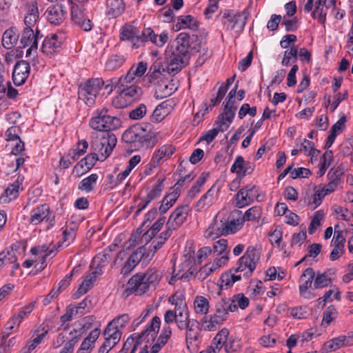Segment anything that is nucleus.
Masks as SVG:
<instances>
[{"mask_svg":"<svg viewBox=\"0 0 353 353\" xmlns=\"http://www.w3.org/2000/svg\"><path fill=\"white\" fill-rule=\"evenodd\" d=\"M160 279L159 274L153 268H149L143 274H136L127 283L125 294L126 296L132 293H135L136 295H141L150 287L155 288L158 285Z\"/></svg>","mask_w":353,"mask_h":353,"instance_id":"1","label":"nucleus"},{"mask_svg":"<svg viewBox=\"0 0 353 353\" xmlns=\"http://www.w3.org/2000/svg\"><path fill=\"white\" fill-rule=\"evenodd\" d=\"M150 123H137L126 130L122 135V140L130 145L133 150L148 148L153 137Z\"/></svg>","mask_w":353,"mask_h":353,"instance_id":"2","label":"nucleus"},{"mask_svg":"<svg viewBox=\"0 0 353 353\" xmlns=\"http://www.w3.org/2000/svg\"><path fill=\"white\" fill-rule=\"evenodd\" d=\"M243 223L241 219V210H234L231 213L230 219L221 220V223H212L205 232V236L214 238L221 235L233 234L239 230Z\"/></svg>","mask_w":353,"mask_h":353,"instance_id":"3","label":"nucleus"},{"mask_svg":"<svg viewBox=\"0 0 353 353\" xmlns=\"http://www.w3.org/2000/svg\"><path fill=\"white\" fill-rule=\"evenodd\" d=\"M117 142L112 132H99L92 137L91 149L100 157L101 161H104L110 155Z\"/></svg>","mask_w":353,"mask_h":353,"instance_id":"4","label":"nucleus"},{"mask_svg":"<svg viewBox=\"0 0 353 353\" xmlns=\"http://www.w3.org/2000/svg\"><path fill=\"white\" fill-rule=\"evenodd\" d=\"M89 124L92 129L100 132H111L120 126L121 121L117 117L108 114V110L103 108L94 112Z\"/></svg>","mask_w":353,"mask_h":353,"instance_id":"5","label":"nucleus"},{"mask_svg":"<svg viewBox=\"0 0 353 353\" xmlns=\"http://www.w3.org/2000/svg\"><path fill=\"white\" fill-rule=\"evenodd\" d=\"M248 17L249 12L246 9L242 12L225 10L223 12L221 21L227 31L233 30L240 33L244 30Z\"/></svg>","mask_w":353,"mask_h":353,"instance_id":"6","label":"nucleus"},{"mask_svg":"<svg viewBox=\"0 0 353 353\" xmlns=\"http://www.w3.org/2000/svg\"><path fill=\"white\" fill-rule=\"evenodd\" d=\"M104 84L101 78L90 79L80 85L78 91L79 99L88 106L95 103L97 96Z\"/></svg>","mask_w":353,"mask_h":353,"instance_id":"7","label":"nucleus"},{"mask_svg":"<svg viewBox=\"0 0 353 353\" xmlns=\"http://www.w3.org/2000/svg\"><path fill=\"white\" fill-rule=\"evenodd\" d=\"M143 95V90L140 86L132 84L130 86L122 87L119 94L112 101V105L116 108H124L132 103L139 100Z\"/></svg>","mask_w":353,"mask_h":353,"instance_id":"8","label":"nucleus"},{"mask_svg":"<svg viewBox=\"0 0 353 353\" xmlns=\"http://www.w3.org/2000/svg\"><path fill=\"white\" fill-rule=\"evenodd\" d=\"M260 254L253 246H249L244 254L239 259L236 272H245L244 275L249 277L256 268Z\"/></svg>","mask_w":353,"mask_h":353,"instance_id":"9","label":"nucleus"},{"mask_svg":"<svg viewBox=\"0 0 353 353\" xmlns=\"http://www.w3.org/2000/svg\"><path fill=\"white\" fill-rule=\"evenodd\" d=\"M259 188L254 185H247L241 188L236 194V205L239 208H243L254 202L259 201Z\"/></svg>","mask_w":353,"mask_h":353,"instance_id":"10","label":"nucleus"},{"mask_svg":"<svg viewBox=\"0 0 353 353\" xmlns=\"http://www.w3.org/2000/svg\"><path fill=\"white\" fill-rule=\"evenodd\" d=\"M67 6L70 7L71 19L77 25H78L84 31H90L92 30L93 24L92 21L85 17L81 6L70 0L67 3Z\"/></svg>","mask_w":353,"mask_h":353,"instance_id":"11","label":"nucleus"},{"mask_svg":"<svg viewBox=\"0 0 353 353\" xmlns=\"http://www.w3.org/2000/svg\"><path fill=\"white\" fill-rule=\"evenodd\" d=\"M176 46L174 48L171 46L167 49L168 54L179 55L187 59L188 57L189 49H192L191 43H190V34L183 32L179 33L175 39Z\"/></svg>","mask_w":353,"mask_h":353,"instance_id":"12","label":"nucleus"},{"mask_svg":"<svg viewBox=\"0 0 353 353\" xmlns=\"http://www.w3.org/2000/svg\"><path fill=\"white\" fill-rule=\"evenodd\" d=\"M161 325V319L159 316H154L150 325L145 329L140 334L138 335L137 341L133 345V347L130 351V353H135L138 345L144 340L147 339L149 342L150 337L153 339L159 331Z\"/></svg>","mask_w":353,"mask_h":353,"instance_id":"13","label":"nucleus"},{"mask_svg":"<svg viewBox=\"0 0 353 353\" xmlns=\"http://www.w3.org/2000/svg\"><path fill=\"white\" fill-rule=\"evenodd\" d=\"M315 276V272L313 268H306L303 274H301L299 282L301 283L299 285V293L301 296L305 299H310L314 297V294L309 290L310 288H312V282Z\"/></svg>","mask_w":353,"mask_h":353,"instance_id":"14","label":"nucleus"},{"mask_svg":"<svg viewBox=\"0 0 353 353\" xmlns=\"http://www.w3.org/2000/svg\"><path fill=\"white\" fill-rule=\"evenodd\" d=\"M139 43L142 45L146 41H151L157 47L163 46L168 40V33L167 31H163L160 34H156L154 30L150 28H144L141 35H139Z\"/></svg>","mask_w":353,"mask_h":353,"instance_id":"15","label":"nucleus"},{"mask_svg":"<svg viewBox=\"0 0 353 353\" xmlns=\"http://www.w3.org/2000/svg\"><path fill=\"white\" fill-rule=\"evenodd\" d=\"M48 21L54 25H60L65 19L67 14V4L57 3L50 6L46 11Z\"/></svg>","mask_w":353,"mask_h":353,"instance_id":"16","label":"nucleus"},{"mask_svg":"<svg viewBox=\"0 0 353 353\" xmlns=\"http://www.w3.org/2000/svg\"><path fill=\"white\" fill-rule=\"evenodd\" d=\"M121 331H113L110 328H105L103 332L105 341L100 347L98 353H108L120 341Z\"/></svg>","mask_w":353,"mask_h":353,"instance_id":"17","label":"nucleus"},{"mask_svg":"<svg viewBox=\"0 0 353 353\" xmlns=\"http://www.w3.org/2000/svg\"><path fill=\"white\" fill-rule=\"evenodd\" d=\"M30 67L27 61L24 60L17 61L12 72L14 83L17 86L23 85L30 74Z\"/></svg>","mask_w":353,"mask_h":353,"instance_id":"18","label":"nucleus"},{"mask_svg":"<svg viewBox=\"0 0 353 353\" xmlns=\"http://www.w3.org/2000/svg\"><path fill=\"white\" fill-rule=\"evenodd\" d=\"M336 0H316L314 10L312 12L313 19H317L321 24L326 21L327 10L333 6L335 8Z\"/></svg>","mask_w":353,"mask_h":353,"instance_id":"19","label":"nucleus"},{"mask_svg":"<svg viewBox=\"0 0 353 353\" xmlns=\"http://www.w3.org/2000/svg\"><path fill=\"white\" fill-rule=\"evenodd\" d=\"M111 252L112 250L110 248H106L92 259L90 268L94 270L93 271L98 275L103 274L102 268L108 263L111 257Z\"/></svg>","mask_w":353,"mask_h":353,"instance_id":"20","label":"nucleus"},{"mask_svg":"<svg viewBox=\"0 0 353 353\" xmlns=\"http://www.w3.org/2000/svg\"><path fill=\"white\" fill-rule=\"evenodd\" d=\"M343 174V172L339 167L332 168L328 172L327 176L330 181L321 188L325 192V194H329L336 190V187L341 183Z\"/></svg>","mask_w":353,"mask_h":353,"instance_id":"21","label":"nucleus"},{"mask_svg":"<svg viewBox=\"0 0 353 353\" xmlns=\"http://www.w3.org/2000/svg\"><path fill=\"white\" fill-rule=\"evenodd\" d=\"M197 321L192 320V323L185 328V341L188 349L190 346L197 345L200 343L201 328Z\"/></svg>","mask_w":353,"mask_h":353,"instance_id":"22","label":"nucleus"},{"mask_svg":"<svg viewBox=\"0 0 353 353\" xmlns=\"http://www.w3.org/2000/svg\"><path fill=\"white\" fill-rule=\"evenodd\" d=\"M190 210V208L188 205L177 207L170 214L168 222L176 228H179L185 221Z\"/></svg>","mask_w":353,"mask_h":353,"instance_id":"23","label":"nucleus"},{"mask_svg":"<svg viewBox=\"0 0 353 353\" xmlns=\"http://www.w3.org/2000/svg\"><path fill=\"white\" fill-rule=\"evenodd\" d=\"M50 214L51 210L49 205L47 203L41 204L32 210L29 221L33 225H38Z\"/></svg>","mask_w":353,"mask_h":353,"instance_id":"24","label":"nucleus"},{"mask_svg":"<svg viewBox=\"0 0 353 353\" xmlns=\"http://www.w3.org/2000/svg\"><path fill=\"white\" fill-rule=\"evenodd\" d=\"M165 55L168 59V63L165 66L166 72L174 76L181 70L186 59L179 55L172 54L171 53L168 55L167 51L165 52Z\"/></svg>","mask_w":353,"mask_h":353,"instance_id":"25","label":"nucleus"},{"mask_svg":"<svg viewBox=\"0 0 353 353\" xmlns=\"http://www.w3.org/2000/svg\"><path fill=\"white\" fill-rule=\"evenodd\" d=\"M61 41L59 39L57 34L47 36L43 41L41 50L46 54H52L60 50Z\"/></svg>","mask_w":353,"mask_h":353,"instance_id":"26","label":"nucleus"},{"mask_svg":"<svg viewBox=\"0 0 353 353\" xmlns=\"http://www.w3.org/2000/svg\"><path fill=\"white\" fill-rule=\"evenodd\" d=\"M236 111V108L223 107V112L218 117L216 124L219 125L221 132L225 131L232 123Z\"/></svg>","mask_w":353,"mask_h":353,"instance_id":"27","label":"nucleus"},{"mask_svg":"<svg viewBox=\"0 0 353 353\" xmlns=\"http://www.w3.org/2000/svg\"><path fill=\"white\" fill-rule=\"evenodd\" d=\"M125 10L123 0H107L105 14L110 19L119 17Z\"/></svg>","mask_w":353,"mask_h":353,"instance_id":"28","label":"nucleus"},{"mask_svg":"<svg viewBox=\"0 0 353 353\" xmlns=\"http://www.w3.org/2000/svg\"><path fill=\"white\" fill-rule=\"evenodd\" d=\"M27 6L28 11L24 18V23L26 26V28L32 29L39 17L37 2L34 0L30 1L28 3Z\"/></svg>","mask_w":353,"mask_h":353,"instance_id":"29","label":"nucleus"},{"mask_svg":"<svg viewBox=\"0 0 353 353\" xmlns=\"http://www.w3.org/2000/svg\"><path fill=\"white\" fill-rule=\"evenodd\" d=\"M175 148L172 145H163L157 151H156L150 160V165L152 168L157 167L163 157L169 158L171 157Z\"/></svg>","mask_w":353,"mask_h":353,"instance_id":"30","label":"nucleus"},{"mask_svg":"<svg viewBox=\"0 0 353 353\" xmlns=\"http://www.w3.org/2000/svg\"><path fill=\"white\" fill-rule=\"evenodd\" d=\"M199 27V22L191 15H181L177 17V22L174 25L173 29L177 32L182 29L189 28L196 30Z\"/></svg>","mask_w":353,"mask_h":353,"instance_id":"31","label":"nucleus"},{"mask_svg":"<svg viewBox=\"0 0 353 353\" xmlns=\"http://www.w3.org/2000/svg\"><path fill=\"white\" fill-rule=\"evenodd\" d=\"M175 309L176 314L175 323L180 330H184L192 322L189 318V312L185 306H178L177 303H176Z\"/></svg>","mask_w":353,"mask_h":353,"instance_id":"32","label":"nucleus"},{"mask_svg":"<svg viewBox=\"0 0 353 353\" xmlns=\"http://www.w3.org/2000/svg\"><path fill=\"white\" fill-rule=\"evenodd\" d=\"M172 109L171 103L169 101H165L159 104L151 116L152 122H161L170 112Z\"/></svg>","mask_w":353,"mask_h":353,"instance_id":"33","label":"nucleus"},{"mask_svg":"<svg viewBox=\"0 0 353 353\" xmlns=\"http://www.w3.org/2000/svg\"><path fill=\"white\" fill-rule=\"evenodd\" d=\"M97 276L98 274L95 273L94 271L86 275L77 291L74 294L73 298L75 299H79L81 296L87 293V292L92 288L93 283L96 281Z\"/></svg>","mask_w":353,"mask_h":353,"instance_id":"34","label":"nucleus"},{"mask_svg":"<svg viewBox=\"0 0 353 353\" xmlns=\"http://www.w3.org/2000/svg\"><path fill=\"white\" fill-rule=\"evenodd\" d=\"M228 299L230 301L228 309L231 312H235L238 308L241 310L245 309L250 303L248 298L243 293L234 294L232 298H229Z\"/></svg>","mask_w":353,"mask_h":353,"instance_id":"35","label":"nucleus"},{"mask_svg":"<svg viewBox=\"0 0 353 353\" xmlns=\"http://www.w3.org/2000/svg\"><path fill=\"white\" fill-rule=\"evenodd\" d=\"M230 301L226 297H222L221 299L216 304L214 316L219 319L220 321H225L228 316V306Z\"/></svg>","mask_w":353,"mask_h":353,"instance_id":"36","label":"nucleus"},{"mask_svg":"<svg viewBox=\"0 0 353 353\" xmlns=\"http://www.w3.org/2000/svg\"><path fill=\"white\" fill-rule=\"evenodd\" d=\"M19 35L13 28L6 30L2 37V45L6 49L12 48L17 42Z\"/></svg>","mask_w":353,"mask_h":353,"instance_id":"37","label":"nucleus"},{"mask_svg":"<svg viewBox=\"0 0 353 353\" xmlns=\"http://www.w3.org/2000/svg\"><path fill=\"white\" fill-rule=\"evenodd\" d=\"M175 90L173 84H170L166 81H161L156 85L155 94L157 97L163 99L170 96Z\"/></svg>","mask_w":353,"mask_h":353,"instance_id":"38","label":"nucleus"},{"mask_svg":"<svg viewBox=\"0 0 353 353\" xmlns=\"http://www.w3.org/2000/svg\"><path fill=\"white\" fill-rule=\"evenodd\" d=\"M19 183L18 181L10 184L5 190L4 194L0 196V203H8L16 199L19 195Z\"/></svg>","mask_w":353,"mask_h":353,"instance_id":"39","label":"nucleus"},{"mask_svg":"<svg viewBox=\"0 0 353 353\" xmlns=\"http://www.w3.org/2000/svg\"><path fill=\"white\" fill-rule=\"evenodd\" d=\"M179 196V192L176 190L165 195L159 207V212L161 214H165L174 204Z\"/></svg>","mask_w":353,"mask_h":353,"instance_id":"40","label":"nucleus"},{"mask_svg":"<svg viewBox=\"0 0 353 353\" xmlns=\"http://www.w3.org/2000/svg\"><path fill=\"white\" fill-rule=\"evenodd\" d=\"M217 194V190H215L214 186H212L208 192L202 196V197L197 201L196 207L198 210L210 206L213 201V199Z\"/></svg>","mask_w":353,"mask_h":353,"instance_id":"41","label":"nucleus"},{"mask_svg":"<svg viewBox=\"0 0 353 353\" xmlns=\"http://www.w3.org/2000/svg\"><path fill=\"white\" fill-rule=\"evenodd\" d=\"M165 216L159 218L157 221L151 226V228L143 234L142 239L146 241H150L161 230V228L165 223Z\"/></svg>","mask_w":353,"mask_h":353,"instance_id":"42","label":"nucleus"},{"mask_svg":"<svg viewBox=\"0 0 353 353\" xmlns=\"http://www.w3.org/2000/svg\"><path fill=\"white\" fill-rule=\"evenodd\" d=\"M166 72V67L159 59L156 60L150 66L148 75L151 82L152 79H158L160 75Z\"/></svg>","mask_w":353,"mask_h":353,"instance_id":"43","label":"nucleus"},{"mask_svg":"<svg viewBox=\"0 0 353 353\" xmlns=\"http://www.w3.org/2000/svg\"><path fill=\"white\" fill-rule=\"evenodd\" d=\"M120 39L130 41L136 48L141 46V44L139 43V35L135 34L131 28L123 27L120 32Z\"/></svg>","mask_w":353,"mask_h":353,"instance_id":"44","label":"nucleus"},{"mask_svg":"<svg viewBox=\"0 0 353 353\" xmlns=\"http://www.w3.org/2000/svg\"><path fill=\"white\" fill-rule=\"evenodd\" d=\"M69 334L70 339L64 344L59 353H73L74 346L81 339L79 332L71 331Z\"/></svg>","mask_w":353,"mask_h":353,"instance_id":"45","label":"nucleus"},{"mask_svg":"<svg viewBox=\"0 0 353 353\" xmlns=\"http://www.w3.org/2000/svg\"><path fill=\"white\" fill-rule=\"evenodd\" d=\"M332 283V279L326 272H315V276L314 279V289H321L327 287Z\"/></svg>","mask_w":353,"mask_h":353,"instance_id":"46","label":"nucleus"},{"mask_svg":"<svg viewBox=\"0 0 353 353\" xmlns=\"http://www.w3.org/2000/svg\"><path fill=\"white\" fill-rule=\"evenodd\" d=\"M97 179L98 175L97 174H92L88 177L82 179L79 183L78 188L81 190L85 191L86 192H90L96 186Z\"/></svg>","mask_w":353,"mask_h":353,"instance_id":"47","label":"nucleus"},{"mask_svg":"<svg viewBox=\"0 0 353 353\" xmlns=\"http://www.w3.org/2000/svg\"><path fill=\"white\" fill-rule=\"evenodd\" d=\"M41 331V333L39 334L36 338H34L30 342H29V343L26 346L25 349L27 350L26 353H30L32 350H33L39 344H40L48 332V330H46L44 327L40 325L35 330V332L39 333Z\"/></svg>","mask_w":353,"mask_h":353,"instance_id":"48","label":"nucleus"},{"mask_svg":"<svg viewBox=\"0 0 353 353\" xmlns=\"http://www.w3.org/2000/svg\"><path fill=\"white\" fill-rule=\"evenodd\" d=\"M194 310L196 314H206L209 310V301L202 296H197L194 301Z\"/></svg>","mask_w":353,"mask_h":353,"instance_id":"49","label":"nucleus"},{"mask_svg":"<svg viewBox=\"0 0 353 353\" xmlns=\"http://www.w3.org/2000/svg\"><path fill=\"white\" fill-rule=\"evenodd\" d=\"M129 320L128 314H123L110 321L105 328H110V330H113V331H121L120 330L125 327Z\"/></svg>","mask_w":353,"mask_h":353,"instance_id":"50","label":"nucleus"},{"mask_svg":"<svg viewBox=\"0 0 353 353\" xmlns=\"http://www.w3.org/2000/svg\"><path fill=\"white\" fill-rule=\"evenodd\" d=\"M125 58L123 55L113 54L108 59L105 63V69L109 71L114 70L121 67Z\"/></svg>","mask_w":353,"mask_h":353,"instance_id":"51","label":"nucleus"},{"mask_svg":"<svg viewBox=\"0 0 353 353\" xmlns=\"http://www.w3.org/2000/svg\"><path fill=\"white\" fill-rule=\"evenodd\" d=\"M298 57V48L296 46H292L290 49L286 50L284 52V55L281 64L284 66H288L290 64V61L295 63L297 61Z\"/></svg>","mask_w":353,"mask_h":353,"instance_id":"52","label":"nucleus"},{"mask_svg":"<svg viewBox=\"0 0 353 353\" xmlns=\"http://www.w3.org/2000/svg\"><path fill=\"white\" fill-rule=\"evenodd\" d=\"M20 43L23 48L33 46V43L37 44V41L34 39V30L32 28H25L23 29Z\"/></svg>","mask_w":353,"mask_h":353,"instance_id":"53","label":"nucleus"},{"mask_svg":"<svg viewBox=\"0 0 353 353\" xmlns=\"http://www.w3.org/2000/svg\"><path fill=\"white\" fill-rule=\"evenodd\" d=\"M261 216V210L259 207L254 206L248 209L244 214L241 211V219L244 223L245 221H254Z\"/></svg>","mask_w":353,"mask_h":353,"instance_id":"54","label":"nucleus"},{"mask_svg":"<svg viewBox=\"0 0 353 353\" xmlns=\"http://www.w3.org/2000/svg\"><path fill=\"white\" fill-rule=\"evenodd\" d=\"M79 157L77 153L70 149L67 154H64L59 161V167L61 169H66L70 165L78 159Z\"/></svg>","mask_w":353,"mask_h":353,"instance_id":"55","label":"nucleus"},{"mask_svg":"<svg viewBox=\"0 0 353 353\" xmlns=\"http://www.w3.org/2000/svg\"><path fill=\"white\" fill-rule=\"evenodd\" d=\"M229 330L227 328H223L220 330L213 339V343L216 349H221L225 346L228 341Z\"/></svg>","mask_w":353,"mask_h":353,"instance_id":"56","label":"nucleus"},{"mask_svg":"<svg viewBox=\"0 0 353 353\" xmlns=\"http://www.w3.org/2000/svg\"><path fill=\"white\" fill-rule=\"evenodd\" d=\"M101 334V330L97 327L94 329L90 334L85 338L81 345L85 348L90 350L94 347V344L98 339Z\"/></svg>","mask_w":353,"mask_h":353,"instance_id":"57","label":"nucleus"},{"mask_svg":"<svg viewBox=\"0 0 353 353\" xmlns=\"http://www.w3.org/2000/svg\"><path fill=\"white\" fill-rule=\"evenodd\" d=\"M337 310L333 305H330L323 312L321 325L323 327L328 326L330 323L337 317Z\"/></svg>","mask_w":353,"mask_h":353,"instance_id":"58","label":"nucleus"},{"mask_svg":"<svg viewBox=\"0 0 353 353\" xmlns=\"http://www.w3.org/2000/svg\"><path fill=\"white\" fill-rule=\"evenodd\" d=\"M201 321L204 330L211 332L216 330L217 326L219 324L222 323L224 321H220L219 319L216 318V316L213 315L210 316L209 320H208V317H203Z\"/></svg>","mask_w":353,"mask_h":353,"instance_id":"59","label":"nucleus"},{"mask_svg":"<svg viewBox=\"0 0 353 353\" xmlns=\"http://www.w3.org/2000/svg\"><path fill=\"white\" fill-rule=\"evenodd\" d=\"M312 312V310L307 306H299L290 310V314L294 319H305L308 317Z\"/></svg>","mask_w":353,"mask_h":353,"instance_id":"60","label":"nucleus"},{"mask_svg":"<svg viewBox=\"0 0 353 353\" xmlns=\"http://www.w3.org/2000/svg\"><path fill=\"white\" fill-rule=\"evenodd\" d=\"M35 305V301L31 302L22 307L17 314H14L12 317L16 319L17 325H19L23 318L31 313Z\"/></svg>","mask_w":353,"mask_h":353,"instance_id":"61","label":"nucleus"},{"mask_svg":"<svg viewBox=\"0 0 353 353\" xmlns=\"http://www.w3.org/2000/svg\"><path fill=\"white\" fill-rule=\"evenodd\" d=\"M223 347L227 353H236L241 348V341L238 339L229 338Z\"/></svg>","mask_w":353,"mask_h":353,"instance_id":"62","label":"nucleus"},{"mask_svg":"<svg viewBox=\"0 0 353 353\" xmlns=\"http://www.w3.org/2000/svg\"><path fill=\"white\" fill-rule=\"evenodd\" d=\"M300 151H304L307 156L315 157L320 151L314 148L313 142L305 139L301 145Z\"/></svg>","mask_w":353,"mask_h":353,"instance_id":"63","label":"nucleus"},{"mask_svg":"<svg viewBox=\"0 0 353 353\" xmlns=\"http://www.w3.org/2000/svg\"><path fill=\"white\" fill-rule=\"evenodd\" d=\"M212 250V252L217 255L224 254L225 252L230 253V250H228V241L224 239L214 242Z\"/></svg>","mask_w":353,"mask_h":353,"instance_id":"64","label":"nucleus"}]
</instances>
